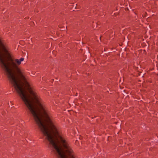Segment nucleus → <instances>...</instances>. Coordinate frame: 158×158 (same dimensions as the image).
<instances>
[{
  "mask_svg": "<svg viewBox=\"0 0 158 158\" xmlns=\"http://www.w3.org/2000/svg\"><path fill=\"white\" fill-rule=\"evenodd\" d=\"M35 123L45 137L48 147L57 158H75L67 141L49 115Z\"/></svg>",
  "mask_w": 158,
  "mask_h": 158,
  "instance_id": "nucleus-1",
  "label": "nucleus"
}]
</instances>
